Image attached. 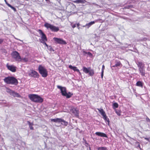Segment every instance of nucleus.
Wrapping results in <instances>:
<instances>
[{"mask_svg":"<svg viewBox=\"0 0 150 150\" xmlns=\"http://www.w3.org/2000/svg\"><path fill=\"white\" fill-rule=\"evenodd\" d=\"M57 88L62 96H65L67 98H70L73 95V94L70 92H69L68 93L67 92V89L65 87L58 85L57 86Z\"/></svg>","mask_w":150,"mask_h":150,"instance_id":"1","label":"nucleus"},{"mask_svg":"<svg viewBox=\"0 0 150 150\" xmlns=\"http://www.w3.org/2000/svg\"><path fill=\"white\" fill-rule=\"evenodd\" d=\"M4 80L7 84L16 85L18 83V80L13 76H8L6 77L4 79Z\"/></svg>","mask_w":150,"mask_h":150,"instance_id":"2","label":"nucleus"},{"mask_svg":"<svg viewBox=\"0 0 150 150\" xmlns=\"http://www.w3.org/2000/svg\"><path fill=\"white\" fill-rule=\"evenodd\" d=\"M29 97L32 101L35 103H42L43 100L42 98L37 95L30 94Z\"/></svg>","mask_w":150,"mask_h":150,"instance_id":"3","label":"nucleus"},{"mask_svg":"<svg viewBox=\"0 0 150 150\" xmlns=\"http://www.w3.org/2000/svg\"><path fill=\"white\" fill-rule=\"evenodd\" d=\"M38 70L40 73L44 77H46L47 75V72L46 69L42 66L39 65L38 67Z\"/></svg>","mask_w":150,"mask_h":150,"instance_id":"4","label":"nucleus"},{"mask_svg":"<svg viewBox=\"0 0 150 150\" xmlns=\"http://www.w3.org/2000/svg\"><path fill=\"white\" fill-rule=\"evenodd\" d=\"M37 32H38L41 36V39H39V41L40 42H44V41H47V39L46 35L43 33L42 31L40 29L37 30Z\"/></svg>","mask_w":150,"mask_h":150,"instance_id":"5","label":"nucleus"},{"mask_svg":"<svg viewBox=\"0 0 150 150\" xmlns=\"http://www.w3.org/2000/svg\"><path fill=\"white\" fill-rule=\"evenodd\" d=\"M12 57L16 61L18 62L21 61L22 59L20 56L19 53L17 51H13L11 53Z\"/></svg>","mask_w":150,"mask_h":150,"instance_id":"6","label":"nucleus"},{"mask_svg":"<svg viewBox=\"0 0 150 150\" xmlns=\"http://www.w3.org/2000/svg\"><path fill=\"white\" fill-rule=\"evenodd\" d=\"M28 75L29 76L34 78H38L39 77V74L35 71L33 70H30L29 72Z\"/></svg>","mask_w":150,"mask_h":150,"instance_id":"7","label":"nucleus"},{"mask_svg":"<svg viewBox=\"0 0 150 150\" xmlns=\"http://www.w3.org/2000/svg\"><path fill=\"white\" fill-rule=\"evenodd\" d=\"M60 123L65 126H67L68 124V122L61 118H57V126H59V125Z\"/></svg>","mask_w":150,"mask_h":150,"instance_id":"8","label":"nucleus"},{"mask_svg":"<svg viewBox=\"0 0 150 150\" xmlns=\"http://www.w3.org/2000/svg\"><path fill=\"white\" fill-rule=\"evenodd\" d=\"M44 26L47 28V29H50L52 31H56V27L53 25L48 23H45L44 24Z\"/></svg>","mask_w":150,"mask_h":150,"instance_id":"9","label":"nucleus"},{"mask_svg":"<svg viewBox=\"0 0 150 150\" xmlns=\"http://www.w3.org/2000/svg\"><path fill=\"white\" fill-rule=\"evenodd\" d=\"M6 67L7 69L10 71L15 72L16 71V67L13 65H9L8 63L6 65Z\"/></svg>","mask_w":150,"mask_h":150,"instance_id":"10","label":"nucleus"},{"mask_svg":"<svg viewBox=\"0 0 150 150\" xmlns=\"http://www.w3.org/2000/svg\"><path fill=\"white\" fill-rule=\"evenodd\" d=\"M71 112L74 114L76 117L79 116V111L76 108H73L71 110Z\"/></svg>","mask_w":150,"mask_h":150,"instance_id":"11","label":"nucleus"},{"mask_svg":"<svg viewBox=\"0 0 150 150\" xmlns=\"http://www.w3.org/2000/svg\"><path fill=\"white\" fill-rule=\"evenodd\" d=\"M95 134L101 137H105L106 138L108 137L106 134L103 132H96Z\"/></svg>","mask_w":150,"mask_h":150,"instance_id":"12","label":"nucleus"},{"mask_svg":"<svg viewBox=\"0 0 150 150\" xmlns=\"http://www.w3.org/2000/svg\"><path fill=\"white\" fill-rule=\"evenodd\" d=\"M57 43L62 45H65L67 44L66 42L62 39L57 38Z\"/></svg>","mask_w":150,"mask_h":150,"instance_id":"13","label":"nucleus"},{"mask_svg":"<svg viewBox=\"0 0 150 150\" xmlns=\"http://www.w3.org/2000/svg\"><path fill=\"white\" fill-rule=\"evenodd\" d=\"M69 67L71 69L73 70L74 71H76L79 73L80 74V72L79 70L77 68V67H73L71 65H69Z\"/></svg>","mask_w":150,"mask_h":150,"instance_id":"14","label":"nucleus"},{"mask_svg":"<svg viewBox=\"0 0 150 150\" xmlns=\"http://www.w3.org/2000/svg\"><path fill=\"white\" fill-rule=\"evenodd\" d=\"M139 70L142 76H144L145 75V70L144 69V68H139Z\"/></svg>","mask_w":150,"mask_h":150,"instance_id":"15","label":"nucleus"},{"mask_svg":"<svg viewBox=\"0 0 150 150\" xmlns=\"http://www.w3.org/2000/svg\"><path fill=\"white\" fill-rule=\"evenodd\" d=\"M137 64L139 68L144 67V64L141 62H138L137 63Z\"/></svg>","mask_w":150,"mask_h":150,"instance_id":"16","label":"nucleus"},{"mask_svg":"<svg viewBox=\"0 0 150 150\" xmlns=\"http://www.w3.org/2000/svg\"><path fill=\"white\" fill-rule=\"evenodd\" d=\"M11 95L15 97H20V95L18 93L14 91H13L12 94H11Z\"/></svg>","mask_w":150,"mask_h":150,"instance_id":"17","label":"nucleus"},{"mask_svg":"<svg viewBox=\"0 0 150 150\" xmlns=\"http://www.w3.org/2000/svg\"><path fill=\"white\" fill-rule=\"evenodd\" d=\"M74 2L77 4H84L86 2V1L85 0H76L74 1Z\"/></svg>","mask_w":150,"mask_h":150,"instance_id":"18","label":"nucleus"},{"mask_svg":"<svg viewBox=\"0 0 150 150\" xmlns=\"http://www.w3.org/2000/svg\"><path fill=\"white\" fill-rule=\"evenodd\" d=\"M95 23V22L94 21H91L88 23H87L86 25V28H88L90 26L94 24Z\"/></svg>","mask_w":150,"mask_h":150,"instance_id":"19","label":"nucleus"},{"mask_svg":"<svg viewBox=\"0 0 150 150\" xmlns=\"http://www.w3.org/2000/svg\"><path fill=\"white\" fill-rule=\"evenodd\" d=\"M90 69V68H87L84 67H83V71L86 74L88 73L89 72V71Z\"/></svg>","mask_w":150,"mask_h":150,"instance_id":"20","label":"nucleus"},{"mask_svg":"<svg viewBox=\"0 0 150 150\" xmlns=\"http://www.w3.org/2000/svg\"><path fill=\"white\" fill-rule=\"evenodd\" d=\"M27 122L29 125V127L30 128V129L31 130H33L34 129L33 127H32V126L33 125V123L30 122L29 121H28Z\"/></svg>","mask_w":150,"mask_h":150,"instance_id":"21","label":"nucleus"},{"mask_svg":"<svg viewBox=\"0 0 150 150\" xmlns=\"http://www.w3.org/2000/svg\"><path fill=\"white\" fill-rule=\"evenodd\" d=\"M58 1L59 4L60 5L59 6H59V8H58V9L59 10H62L64 9L63 7L61 5V3L60 2V0H57Z\"/></svg>","mask_w":150,"mask_h":150,"instance_id":"22","label":"nucleus"},{"mask_svg":"<svg viewBox=\"0 0 150 150\" xmlns=\"http://www.w3.org/2000/svg\"><path fill=\"white\" fill-rule=\"evenodd\" d=\"M136 85L137 86L141 87V88L143 87V83L142 82L140 81H137L136 83Z\"/></svg>","mask_w":150,"mask_h":150,"instance_id":"23","label":"nucleus"},{"mask_svg":"<svg viewBox=\"0 0 150 150\" xmlns=\"http://www.w3.org/2000/svg\"><path fill=\"white\" fill-rule=\"evenodd\" d=\"M97 110H98L99 112L100 113L101 115H103L105 113V112L103 110L102 108L97 109Z\"/></svg>","mask_w":150,"mask_h":150,"instance_id":"24","label":"nucleus"},{"mask_svg":"<svg viewBox=\"0 0 150 150\" xmlns=\"http://www.w3.org/2000/svg\"><path fill=\"white\" fill-rule=\"evenodd\" d=\"M97 110H98L99 112L100 113L101 115H103L105 113V112L103 110L102 108L97 109Z\"/></svg>","mask_w":150,"mask_h":150,"instance_id":"25","label":"nucleus"},{"mask_svg":"<svg viewBox=\"0 0 150 150\" xmlns=\"http://www.w3.org/2000/svg\"><path fill=\"white\" fill-rule=\"evenodd\" d=\"M105 120L106 123V124H108L109 126V125L110 121L108 118L107 116H106L105 118H103Z\"/></svg>","mask_w":150,"mask_h":150,"instance_id":"26","label":"nucleus"},{"mask_svg":"<svg viewBox=\"0 0 150 150\" xmlns=\"http://www.w3.org/2000/svg\"><path fill=\"white\" fill-rule=\"evenodd\" d=\"M122 64L120 61H116L115 66H116V67L120 66Z\"/></svg>","mask_w":150,"mask_h":150,"instance_id":"27","label":"nucleus"},{"mask_svg":"<svg viewBox=\"0 0 150 150\" xmlns=\"http://www.w3.org/2000/svg\"><path fill=\"white\" fill-rule=\"evenodd\" d=\"M97 149L98 150H108L107 148L103 147H99L97 148Z\"/></svg>","mask_w":150,"mask_h":150,"instance_id":"28","label":"nucleus"},{"mask_svg":"<svg viewBox=\"0 0 150 150\" xmlns=\"http://www.w3.org/2000/svg\"><path fill=\"white\" fill-rule=\"evenodd\" d=\"M88 73L89 75L91 76H93L94 74L93 70L91 69H90Z\"/></svg>","mask_w":150,"mask_h":150,"instance_id":"29","label":"nucleus"},{"mask_svg":"<svg viewBox=\"0 0 150 150\" xmlns=\"http://www.w3.org/2000/svg\"><path fill=\"white\" fill-rule=\"evenodd\" d=\"M8 6L10 7L11 9H12L14 11H16V8L13 7V6H12L10 4H8Z\"/></svg>","mask_w":150,"mask_h":150,"instance_id":"30","label":"nucleus"},{"mask_svg":"<svg viewBox=\"0 0 150 150\" xmlns=\"http://www.w3.org/2000/svg\"><path fill=\"white\" fill-rule=\"evenodd\" d=\"M113 106L114 108H117L118 106V105L117 103H114L113 104Z\"/></svg>","mask_w":150,"mask_h":150,"instance_id":"31","label":"nucleus"},{"mask_svg":"<svg viewBox=\"0 0 150 150\" xmlns=\"http://www.w3.org/2000/svg\"><path fill=\"white\" fill-rule=\"evenodd\" d=\"M13 91L10 89H7L6 91L8 93H9L11 95V94H12V92Z\"/></svg>","mask_w":150,"mask_h":150,"instance_id":"32","label":"nucleus"},{"mask_svg":"<svg viewBox=\"0 0 150 150\" xmlns=\"http://www.w3.org/2000/svg\"><path fill=\"white\" fill-rule=\"evenodd\" d=\"M83 53H84V54H87L88 55H89L90 56H91L92 55V54L90 52H86L84 51Z\"/></svg>","mask_w":150,"mask_h":150,"instance_id":"33","label":"nucleus"},{"mask_svg":"<svg viewBox=\"0 0 150 150\" xmlns=\"http://www.w3.org/2000/svg\"><path fill=\"white\" fill-rule=\"evenodd\" d=\"M71 25L73 28H75L76 27V24H73V23H71Z\"/></svg>","mask_w":150,"mask_h":150,"instance_id":"34","label":"nucleus"},{"mask_svg":"<svg viewBox=\"0 0 150 150\" xmlns=\"http://www.w3.org/2000/svg\"><path fill=\"white\" fill-rule=\"evenodd\" d=\"M22 60H23L24 62H27L28 61V59L27 58H24L22 59Z\"/></svg>","mask_w":150,"mask_h":150,"instance_id":"35","label":"nucleus"},{"mask_svg":"<svg viewBox=\"0 0 150 150\" xmlns=\"http://www.w3.org/2000/svg\"><path fill=\"white\" fill-rule=\"evenodd\" d=\"M146 120L147 122H150V119L147 117H146Z\"/></svg>","mask_w":150,"mask_h":150,"instance_id":"36","label":"nucleus"},{"mask_svg":"<svg viewBox=\"0 0 150 150\" xmlns=\"http://www.w3.org/2000/svg\"><path fill=\"white\" fill-rule=\"evenodd\" d=\"M102 115L103 116V118H105V117H106V116H107L106 114L105 113V114H103V115Z\"/></svg>","mask_w":150,"mask_h":150,"instance_id":"37","label":"nucleus"},{"mask_svg":"<svg viewBox=\"0 0 150 150\" xmlns=\"http://www.w3.org/2000/svg\"><path fill=\"white\" fill-rule=\"evenodd\" d=\"M4 40L3 39L0 38V44H1L3 42Z\"/></svg>","mask_w":150,"mask_h":150,"instance_id":"38","label":"nucleus"},{"mask_svg":"<svg viewBox=\"0 0 150 150\" xmlns=\"http://www.w3.org/2000/svg\"><path fill=\"white\" fill-rule=\"evenodd\" d=\"M132 6H132L131 5H128L127 6V8H132Z\"/></svg>","mask_w":150,"mask_h":150,"instance_id":"39","label":"nucleus"},{"mask_svg":"<svg viewBox=\"0 0 150 150\" xmlns=\"http://www.w3.org/2000/svg\"><path fill=\"white\" fill-rule=\"evenodd\" d=\"M51 121H54V122H56V119H51Z\"/></svg>","mask_w":150,"mask_h":150,"instance_id":"40","label":"nucleus"},{"mask_svg":"<svg viewBox=\"0 0 150 150\" xmlns=\"http://www.w3.org/2000/svg\"><path fill=\"white\" fill-rule=\"evenodd\" d=\"M105 69V66L104 65H103V66H102V71H104V70Z\"/></svg>","mask_w":150,"mask_h":150,"instance_id":"41","label":"nucleus"},{"mask_svg":"<svg viewBox=\"0 0 150 150\" xmlns=\"http://www.w3.org/2000/svg\"><path fill=\"white\" fill-rule=\"evenodd\" d=\"M103 71H102L101 73V77L102 78H103Z\"/></svg>","mask_w":150,"mask_h":150,"instance_id":"42","label":"nucleus"},{"mask_svg":"<svg viewBox=\"0 0 150 150\" xmlns=\"http://www.w3.org/2000/svg\"><path fill=\"white\" fill-rule=\"evenodd\" d=\"M45 42L46 41H44V42H41L42 43H43V44H44V45H45L46 47H47L48 46V45H47L46 43Z\"/></svg>","mask_w":150,"mask_h":150,"instance_id":"43","label":"nucleus"},{"mask_svg":"<svg viewBox=\"0 0 150 150\" xmlns=\"http://www.w3.org/2000/svg\"><path fill=\"white\" fill-rule=\"evenodd\" d=\"M77 27L78 29H79V26L80 25V24L79 23H78L76 24Z\"/></svg>","mask_w":150,"mask_h":150,"instance_id":"44","label":"nucleus"},{"mask_svg":"<svg viewBox=\"0 0 150 150\" xmlns=\"http://www.w3.org/2000/svg\"><path fill=\"white\" fill-rule=\"evenodd\" d=\"M116 112L118 116H120V114L117 111H116Z\"/></svg>","mask_w":150,"mask_h":150,"instance_id":"45","label":"nucleus"},{"mask_svg":"<svg viewBox=\"0 0 150 150\" xmlns=\"http://www.w3.org/2000/svg\"><path fill=\"white\" fill-rule=\"evenodd\" d=\"M50 50L51 51H54V50H53V49L51 47H50Z\"/></svg>","mask_w":150,"mask_h":150,"instance_id":"46","label":"nucleus"},{"mask_svg":"<svg viewBox=\"0 0 150 150\" xmlns=\"http://www.w3.org/2000/svg\"><path fill=\"white\" fill-rule=\"evenodd\" d=\"M144 139L146 140L149 141V139L148 138L145 137L144 138Z\"/></svg>","mask_w":150,"mask_h":150,"instance_id":"47","label":"nucleus"},{"mask_svg":"<svg viewBox=\"0 0 150 150\" xmlns=\"http://www.w3.org/2000/svg\"><path fill=\"white\" fill-rule=\"evenodd\" d=\"M4 1L6 3V4L8 6V4H9L8 3H7V2L6 0H4Z\"/></svg>","mask_w":150,"mask_h":150,"instance_id":"48","label":"nucleus"},{"mask_svg":"<svg viewBox=\"0 0 150 150\" xmlns=\"http://www.w3.org/2000/svg\"><path fill=\"white\" fill-rule=\"evenodd\" d=\"M138 147L140 148V145L139 144V142H138Z\"/></svg>","mask_w":150,"mask_h":150,"instance_id":"49","label":"nucleus"},{"mask_svg":"<svg viewBox=\"0 0 150 150\" xmlns=\"http://www.w3.org/2000/svg\"><path fill=\"white\" fill-rule=\"evenodd\" d=\"M82 27H86V25H85L82 26Z\"/></svg>","mask_w":150,"mask_h":150,"instance_id":"50","label":"nucleus"},{"mask_svg":"<svg viewBox=\"0 0 150 150\" xmlns=\"http://www.w3.org/2000/svg\"><path fill=\"white\" fill-rule=\"evenodd\" d=\"M54 39L55 40V41H56V38H54Z\"/></svg>","mask_w":150,"mask_h":150,"instance_id":"51","label":"nucleus"},{"mask_svg":"<svg viewBox=\"0 0 150 150\" xmlns=\"http://www.w3.org/2000/svg\"><path fill=\"white\" fill-rule=\"evenodd\" d=\"M15 38L16 39V40H20L18 39V38Z\"/></svg>","mask_w":150,"mask_h":150,"instance_id":"52","label":"nucleus"},{"mask_svg":"<svg viewBox=\"0 0 150 150\" xmlns=\"http://www.w3.org/2000/svg\"><path fill=\"white\" fill-rule=\"evenodd\" d=\"M59 30V29L57 27V31H58Z\"/></svg>","mask_w":150,"mask_h":150,"instance_id":"53","label":"nucleus"},{"mask_svg":"<svg viewBox=\"0 0 150 150\" xmlns=\"http://www.w3.org/2000/svg\"><path fill=\"white\" fill-rule=\"evenodd\" d=\"M112 67H116V66H115V65H113V66H112Z\"/></svg>","mask_w":150,"mask_h":150,"instance_id":"54","label":"nucleus"},{"mask_svg":"<svg viewBox=\"0 0 150 150\" xmlns=\"http://www.w3.org/2000/svg\"><path fill=\"white\" fill-rule=\"evenodd\" d=\"M46 1H49V0H45Z\"/></svg>","mask_w":150,"mask_h":150,"instance_id":"55","label":"nucleus"},{"mask_svg":"<svg viewBox=\"0 0 150 150\" xmlns=\"http://www.w3.org/2000/svg\"><path fill=\"white\" fill-rule=\"evenodd\" d=\"M91 150V149H90V150Z\"/></svg>","mask_w":150,"mask_h":150,"instance_id":"56","label":"nucleus"}]
</instances>
